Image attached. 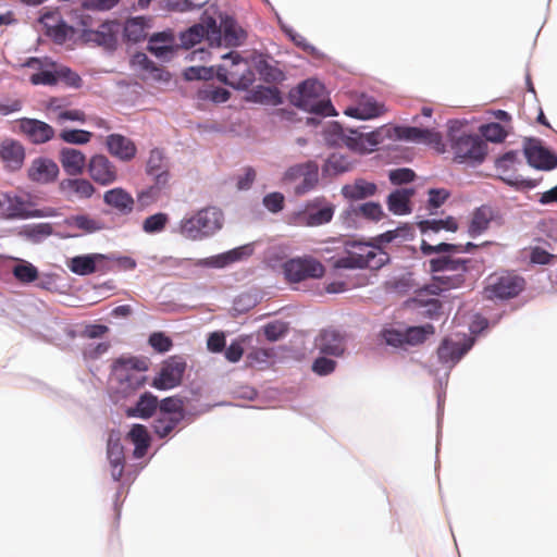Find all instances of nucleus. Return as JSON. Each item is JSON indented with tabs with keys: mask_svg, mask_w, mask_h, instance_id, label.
<instances>
[{
	"mask_svg": "<svg viewBox=\"0 0 557 557\" xmlns=\"http://www.w3.org/2000/svg\"><path fill=\"white\" fill-rule=\"evenodd\" d=\"M470 259H454L442 256L430 260L432 281L425 286L426 293L440 295L443 292L461 287L466 282Z\"/></svg>",
	"mask_w": 557,
	"mask_h": 557,
	"instance_id": "nucleus-1",
	"label": "nucleus"
},
{
	"mask_svg": "<svg viewBox=\"0 0 557 557\" xmlns=\"http://www.w3.org/2000/svg\"><path fill=\"white\" fill-rule=\"evenodd\" d=\"M325 88L317 79H307L290 91V102L310 113L321 116L335 115L334 107L331 101L325 98Z\"/></svg>",
	"mask_w": 557,
	"mask_h": 557,
	"instance_id": "nucleus-2",
	"label": "nucleus"
},
{
	"mask_svg": "<svg viewBox=\"0 0 557 557\" xmlns=\"http://www.w3.org/2000/svg\"><path fill=\"white\" fill-rule=\"evenodd\" d=\"M324 138L331 146H345L360 153L372 151L382 141L379 131L362 133L357 129H345L337 122H332L325 128Z\"/></svg>",
	"mask_w": 557,
	"mask_h": 557,
	"instance_id": "nucleus-3",
	"label": "nucleus"
},
{
	"mask_svg": "<svg viewBox=\"0 0 557 557\" xmlns=\"http://www.w3.org/2000/svg\"><path fill=\"white\" fill-rule=\"evenodd\" d=\"M223 226V212L216 207L198 210L181 220L180 234L190 240H201L213 235Z\"/></svg>",
	"mask_w": 557,
	"mask_h": 557,
	"instance_id": "nucleus-4",
	"label": "nucleus"
},
{
	"mask_svg": "<svg viewBox=\"0 0 557 557\" xmlns=\"http://www.w3.org/2000/svg\"><path fill=\"white\" fill-rule=\"evenodd\" d=\"M448 139L456 160L478 163L484 160L487 149L485 140L480 135L467 133L457 121L450 122Z\"/></svg>",
	"mask_w": 557,
	"mask_h": 557,
	"instance_id": "nucleus-5",
	"label": "nucleus"
},
{
	"mask_svg": "<svg viewBox=\"0 0 557 557\" xmlns=\"http://www.w3.org/2000/svg\"><path fill=\"white\" fill-rule=\"evenodd\" d=\"M148 369L147 361L137 357H121L112 364L113 375L120 384V392L125 396L139 389L146 383L143 374Z\"/></svg>",
	"mask_w": 557,
	"mask_h": 557,
	"instance_id": "nucleus-6",
	"label": "nucleus"
},
{
	"mask_svg": "<svg viewBox=\"0 0 557 557\" xmlns=\"http://www.w3.org/2000/svg\"><path fill=\"white\" fill-rule=\"evenodd\" d=\"M524 288V280L511 272L503 271L490 274L485 278L483 296L487 300H505L518 296Z\"/></svg>",
	"mask_w": 557,
	"mask_h": 557,
	"instance_id": "nucleus-7",
	"label": "nucleus"
},
{
	"mask_svg": "<svg viewBox=\"0 0 557 557\" xmlns=\"http://www.w3.org/2000/svg\"><path fill=\"white\" fill-rule=\"evenodd\" d=\"M223 58L230 59L231 65L219 67L218 76L220 81L236 89L249 88L255 82V72L248 61L234 52L225 54Z\"/></svg>",
	"mask_w": 557,
	"mask_h": 557,
	"instance_id": "nucleus-8",
	"label": "nucleus"
},
{
	"mask_svg": "<svg viewBox=\"0 0 557 557\" xmlns=\"http://www.w3.org/2000/svg\"><path fill=\"white\" fill-rule=\"evenodd\" d=\"M202 38H206L211 47L221 46V29L218 27L215 20L211 16L203 18L201 24H196L181 33V46L187 50L196 44H199Z\"/></svg>",
	"mask_w": 557,
	"mask_h": 557,
	"instance_id": "nucleus-9",
	"label": "nucleus"
},
{
	"mask_svg": "<svg viewBox=\"0 0 557 557\" xmlns=\"http://www.w3.org/2000/svg\"><path fill=\"white\" fill-rule=\"evenodd\" d=\"M285 278L289 283H299L308 278H320L324 275V267L311 257L295 258L283 265Z\"/></svg>",
	"mask_w": 557,
	"mask_h": 557,
	"instance_id": "nucleus-10",
	"label": "nucleus"
},
{
	"mask_svg": "<svg viewBox=\"0 0 557 557\" xmlns=\"http://www.w3.org/2000/svg\"><path fill=\"white\" fill-rule=\"evenodd\" d=\"M335 206L324 197H317L309 201L306 209L297 214V222L305 226H320L332 221Z\"/></svg>",
	"mask_w": 557,
	"mask_h": 557,
	"instance_id": "nucleus-11",
	"label": "nucleus"
},
{
	"mask_svg": "<svg viewBox=\"0 0 557 557\" xmlns=\"http://www.w3.org/2000/svg\"><path fill=\"white\" fill-rule=\"evenodd\" d=\"M393 135L399 140L429 145L437 152L445 151L442 135L434 129L416 126H396L393 128Z\"/></svg>",
	"mask_w": 557,
	"mask_h": 557,
	"instance_id": "nucleus-12",
	"label": "nucleus"
},
{
	"mask_svg": "<svg viewBox=\"0 0 557 557\" xmlns=\"http://www.w3.org/2000/svg\"><path fill=\"white\" fill-rule=\"evenodd\" d=\"M523 152L528 163L535 169L550 171L557 166V156L545 148L537 138H525Z\"/></svg>",
	"mask_w": 557,
	"mask_h": 557,
	"instance_id": "nucleus-13",
	"label": "nucleus"
},
{
	"mask_svg": "<svg viewBox=\"0 0 557 557\" xmlns=\"http://www.w3.org/2000/svg\"><path fill=\"white\" fill-rule=\"evenodd\" d=\"M503 222V216L496 208L490 205H482L475 208L470 215L468 234L471 237L480 236L485 233L492 224L502 225Z\"/></svg>",
	"mask_w": 557,
	"mask_h": 557,
	"instance_id": "nucleus-14",
	"label": "nucleus"
},
{
	"mask_svg": "<svg viewBox=\"0 0 557 557\" xmlns=\"http://www.w3.org/2000/svg\"><path fill=\"white\" fill-rule=\"evenodd\" d=\"M186 362L178 356L170 357L162 366L157 377L153 379L152 386L158 389H170L181 384Z\"/></svg>",
	"mask_w": 557,
	"mask_h": 557,
	"instance_id": "nucleus-15",
	"label": "nucleus"
},
{
	"mask_svg": "<svg viewBox=\"0 0 557 557\" xmlns=\"http://www.w3.org/2000/svg\"><path fill=\"white\" fill-rule=\"evenodd\" d=\"M348 249L357 260L356 263L360 269H380L388 260L386 252L382 251L379 247L369 244L351 243L348 245Z\"/></svg>",
	"mask_w": 557,
	"mask_h": 557,
	"instance_id": "nucleus-16",
	"label": "nucleus"
},
{
	"mask_svg": "<svg viewBox=\"0 0 557 557\" xmlns=\"http://www.w3.org/2000/svg\"><path fill=\"white\" fill-rule=\"evenodd\" d=\"M87 166L89 176L101 186H108L117 181L116 166L103 154L92 156Z\"/></svg>",
	"mask_w": 557,
	"mask_h": 557,
	"instance_id": "nucleus-17",
	"label": "nucleus"
},
{
	"mask_svg": "<svg viewBox=\"0 0 557 557\" xmlns=\"http://www.w3.org/2000/svg\"><path fill=\"white\" fill-rule=\"evenodd\" d=\"M24 66L33 69L35 72L29 76L30 84L54 86L55 85V62L48 58H29Z\"/></svg>",
	"mask_w": 557,
	"mask_h": 557,
	"instance_id": "nucleus-18",
	"label": "nucleus"
},
{
	"mask_svg": "<svg viewBox=\"0 0 557 557\" xmlns=\"http://www.w3.org/2000/svg\"><path fill=\"white\" fill-rule=\"evenodd\" d=\"M0 159L8 171L20 170L25 160V148L12 138H5L0 144Z\"/></svg>",
	"mask_w": 557,
	"mask_h": 557,
	"instance_id": "nucleus-19",
	"label": "nucleus"
},
{
	"mask_svg": "<svg viewBox=\"0 0 557 557\" xmlns=\"http://www.w3.org/2000/svg\"><path fill=\"white\" fill-rule=\"evenodd\" d=\"M59 172V166L53 160L36 158L32 161L27 170V176L32 182L49 184L57 180Z\"/></svg>",
	"mask_w": 557,
	"mask_h": 557,
	"instance_id": "nucleus-20",
	"label": "nucleus"
},
{
	"mask_svg": "<svg viewBox=\"0 0 557 557\" xmlns=\"http://www.w3.org/2000/svg\"><path fill=\"white\" fill-rule=\"evenodd\" d=\"M252 251L253 248L251 245H244L214 257L199 259L195 264L198 267L224 268L248 258Z\"/></svg>",
	"mask_w": 557,
	"mask_h": 557,
	"instance_id": "nucleus-21",
	"label": "nucleus"
},
{
	"mask_svg": "<svg viewBox=\"0 0 557 557\" xmlns=\"http://www.w3.org/2000/svg\"><path fill=\"white\" fill-rule=\"evenodd\" d=\"M252 251L253 248L251 245H244L214 257L199 259L195 264L198 267L224 268L248 258Z\"/></svg>",
	"mask_w": 557,
	"mask_h": 557,
	"instance_id": "nucleus-22",
	"label": "nucleus"
},
{
	"mask_svg": "<svg viewBox=\"0 0 557 557\" xmlns=\"http://www.w3.org/2000/svg\"><path fill=\"white\" fill-rule=\"evenodd\" d=\"M108 257L101 253L76 256L70 259L67 267L77 275H89L104 270Z\"/></svg>",
	"mask_w": 557,
	"mask_h": 557,
	"instance_id": "nucleus-23",
	"label": "nucleus"
},
{
	"mask_svg": "<svg viewBox=\"0 0 557 557\" xmlns=\"http://www.w3.org/2000/svg\"><path fill=\"white\" fill-rule=\"evenodd\" d=\"M106 147L109 153L123 161H132L137 153V147L135 143L121 134H111L106 139Z\"/></svg>",
	"mask_w": 557,
	"mask_h": 557,
	"instance_id": "nucleus-24",
	"label": "nucleus"
},
{
	"mask_svg": "<svg viewBox=\"0 0 557 557\" xmlns=\"http://www.w3.org/2000/svg\"><path fill=\"white\" fill-rule=\"evenodd\" d=\"M60 193L67 199H88L95 191V186L86 178H64L59 183Z\"/></svg>",
	"mask_w": 557,
	"mask_h": 557,
	"instance_id": "nucleus-25",
	"label": "nucleus"
},
{
	"mask_svg": "<svg viewBox=\"0 0 557 557\" xmlns=\"http://www.w3.org/2000/svg\"><path fill=\"white\" fill-rule=\"evenodd\" d=\"M103 202L121 215L131 214L135 208V199L122 187H115L104 191Z\"/></svg>",
	"mask_w": 557,
	"mask_h": 557,
	"instance_id": "nucleus-26",
	"label": "nucleus"
},
{
	"mask_svg": "<svg viewBox=\"0 0 557 557\" xmlns=\"http://www.w3.org/2000/svg\"><path fill=\"white\" fill-rule=\"evenodd\" d=\"M21 129L34 144H45L55 136L54 128L44 121L24 119L21 121Z\"/></svg>",
	"mask_w": 557,
	"mask_h": 557,
	"instance_id": "nucleus-27",
	"label": "nucleus"
},
{
	"mask_svg": "<svg viewBox=\"0 0 557 557\" xmlns=\"http://www.w3.org/2000/svg\"><path fill=\"white\" fill-rule=\"evenodd\" d=\"M146 173L154 177L157 185H168L170 173L165 163V156L161 149L154 148L149 152V158L146 163Z\"/></svg>",
	"mask_w": 557,
	"mask_h": 557,
	"instance_id": "nucleus-28",
	"label": "nucleus"
},
{
	"mask_svg": "<svg viewBox=\"0 0 557 557\" xmlns=\"http://www.w3.org/2000/svg\"><path fill=\"white\" fill-rule=\"evenodd\" d=\"M59 161L66 174L77 176L83 174L87 159L81 150L65 147L60 150Z\"/></svg>",
	"mask_w": 557,
	"mask_h": 557,
	"instance_id": "nucleus-29",
	"label": "nucleus"
},
{
	"mask_svg": "<svg viewBox=\"0 0 557 557\" xmlns=\"http://www.w3.org/2000/svg\"><path fill=\"white\" fill-rule=\"evenodd\" d=\"M377 186L373 182L364 178H356L352 183L345 184L342 189V196L349 201H359L374 196Z\"/></svg>",
	"mask_w": 557,
	"mask_h": 557,
	"instance_id": "nucleus-30",
	"label": "nucleus"
},
{
	"mask_svg": "<svg viewBox=\"0 0 557 557\" xmlns=\"http://www.w3.org/2000/svg\"><path fill=\"white\" fill-rule=\"evenodd\" d=\"M317 347L323 355L342 356L345 351L344 337L334 330H324L317 338Z\"/></svg>",
	"mask_w": 557,
	"mask_h": 557,
	"instance_id": "nucleus-31",
	"label": "nucleus"
},
{
	"mask_svg": "<svg viewBox=\"0 0 557 557\" xmlns=\"http://www.w3.org/2000/svg\"><path fill=\"white\" fill-rule=\"evenodd\" d=\"M30 207H32L30 201H28L22 197H14V198L10 199L4 218L8 220H14V219L42 218V216L49 215L44 210L32 209Z\"/></svg>",
	"mask_w": 557,
	"mask_h": 557,
	"instance_id": "nucleus-32",
	"label": "nucleus"
},
{
	"mask_svg": "<svg viewBox=\"0 0 557 557\" xmlns=\"http://www.w3.org/2000/svg\"><path fill=\"white\" fill-rule=\"evenodd\" d=\"M148 49L157 58L168 61L174 51L178 50V46L174 45V37L171 33H158L150 38Z\"/></svg>",
	"mask_w": 557,
	"mask_h": 557,
	"instance_id": "nucleus-33",
	"label": "nucleus"
},
{
	"mask_svg": "<svg viewBox=\"0 0 557 557\" xmlns=\"http://www.w3.org/2000/svg\"><path fill=\"white\" fill-rule=\"evenodd\" d=\"M383 112V104L377 103L371 97H362L355 107H349L345 110V114L360 120L377 117Z\"/></svg>",
	"mask_w": 557,
	"mask_h": 557,
	"instance_id": "nucleus-34",
	"label": "nucleus"
},
{
	"mask_svg": "<svg viewBox=\"0 0 557 557\" xmlns=\"http://www.w3.org/2000/svg\"><path fill=\"white\" fill-rule=\"evenodd\" d=\"M414 195L413 188H400L391 193L386 203L388 210L396 215L411 213L410 200Z\"/></svg>",
	"mask_w": 557,
	"mask_h": 557,
	"instance_id": "nucleus-35",
	"label": "nucleus"
},
{
	"mask_svg": "<svg viewBox=\"0 0 557 557\" xmlns=\"http://www.w3.org/2000/svg\"><path fill=\"white\" fill-rule=\"evenodd\" d=\"M107 455L111 466V476L114 481H120L124 472L125 457L123 445L119 440L109 438Z\"/></svg>",
	"mask_w": 557,
	"mask_h": 557,
	"instance_id": "nucleus-36",
	"label": "nucleus"
},
{
	"mask_svg": "<svg viewBox=\"0 0 557 557\" xmlns=\"http://www.w3.org/2000/svg\"><path fill=\"white\" fill-rule=\"evenodd\" d=\"M119 25L114 22H107L95 32H90L88 39L106 49H114L117 42L116 33Z\"/></svg>",
	"mask_w": 557,
	"mask_h": 557,
	"instance_id": "nucleus-37",
	"label": "nucleus"
},
{
	"mask_svg": "<svg viewBox=\"0 0 557 557\" xmlns=\"http://www.w3.org/2000/svg\"><path fill=\"white\" fill-rule=\"evenodd\" d=\"M469 350V346L461 343H455L449 339H444L437 349V356L441 362L448 363L458 362Z\"/></svg>",
	"mask_w": 557,
	"mask_h": 557,
	"instance_id": "nucleus-38",
	"label": "nucleus"
},
{
	"mask_svg": "<svg viewBox=\"0 0 557 557\" xmlns=\"http://www.w3.org/2000/svg\"><path fill=\"white\" fill-rule=\"evenodd\" d=\"M319 183V165L314 161L304 163V174L301 182L295 187V194L305 195L312 190Z\"/></svg>",
	"mask_w": 557,
	"mask_h": 557,
	"instance_id": "nucleus-39",
	"label": "nucleus"
},
{
	"mask_svg": "<svg viewBox=\"0 0 557 557\" xmlns=\"http://www.w3.org/2000/svg\"><path fill=\"white\" fill-rule=\"evenodd\" d=\"M221 29V45H225L228 47H235L240 45L244 38V32L237 26L236 22L226 17L222 21L221 26H218Z\"/></svg>",
	"mask_w": 557,
	"mask_h": 557,
	"instance_id": "nucleus-40",
	"label": "nucleus"
},
{
	"mask_svg": "<svg viewBox=\"0 0 557 557\" xmlns=\"http://www.w3.org/2000/svg\"><path fill=\"white\" fill-rule=\"evenodd\" d=\"M478 248V245L473 243H467L463 245H454L447 243H440L437 245H431L425 240L421 243V251L425 256H430L432 253H441V252H471L473 249Z\"/></svg>",
	"mask_w": 557,
	"mask_h": 557,
	"instance_id": "nucleus-41",
	"label": "nucleus"
},
{
	"mask_svg": "<svg viewBox=\"0 0 557 557\" xmlns=\"http://www.w3.org/2000/svg\"><path fill=\"white\" fill-rule=\"evenodd\" d=\"M128 437L135 445L134 456L136 458H141L150 445V437L147 429L141 424H134L128 433Z\"/></svg>",
	"mask_w": 557,
	"mask_h": 557,
	"instance_id": "nucleus-42",
	"label": "nucleus"
},
{
	"mask_svg": "<svg viewBox=\"0 0 557 557\" xmlns=\"http://www.w3.org/2000/svg\"><path fill=\"white\" fill-rule=\"evenodd\" d=\"M413 236H414L413 228L408 224H404L401 226H398L395 230L387 231V232L381 234L377 237V242L380 244L395 243L397 246H399L406 242L411 240L413 238Z\"/></svg>",
	"mask_w": 557,
	"mask_h": 557,
	"instance_id": "nucleus-43",
	"label": "nucleus"
},
{
	"mask_svg": "<svg viewBox=\"0 0 557 557\" xmlns=\"http://www.w3.org/2000/svg\"><path fill=\"white\" fill-rule=\"evenodd\" d=\"M351 169V162L338 153L331 154L322 166V173L325 176H336Z\"/></svg>",
	"mask_w": 557,
	"mask_h": 557,
	"instance_id": "nucleus-44",
	"label": "nucleus"
},
{
	"mask_svg": "<svg viewBox=\"0 0 557 557\" xmlns=\"http://www.w3.org/2000/svg\"><path fill=\"white\" fill-rule=\"evenodd\" d=\"M420 231L425 234L429 232L438 233L441 230L456 232L458 230V222L453 216H447L441 220H423L418 223Z\"/></svg>",
	"mask_w": 557,
	"mask_h": 557,
	"instance_id": "nucleus-45",
	"label": "nucleus"
},
{
	"mask_svg": "<svg viewBox=\"0 0 557 557\" xmlns=\"http://www.w3.org/2000/svg\"><path fill=\"white\" fill-rule=\"evenodd\" d=\"M158 407V398L151 393H144L137 401L136 408L129 414L147 419L153 416Z\"/></svg>",
	"mask_w": 557,
	"mask_h": 557,
	"instance_id": "nucleus-46",
	"label": "nucleus"
},
{
	"mask_svg": "<svg viewBox=\"0 0 557 557\" xmlns=\"http://www.w3.org/2000/svg\"><path fill=\"white\" fill-rule=\"evenodd\" d=\"M348 213H350V211ZM351 213L356 216H362L363 219L371 222H379L384 216L382 206L379 202L373 201L364 202L356 208H352Z\"/></svg>",
	"mask_w": 557,
	"mask_h": 557,
	"instance_id": "nucleus-47",
	"label": "nucleus"
},
{
	"mask_svg": "<svg viewBox=\"0 0 557 557\" xmlns=\"http://www.w3.org/2000/svg\"><path fill=\"white\" fill-rule=\"evenodd\" d=\"M12 273L14 277L23 284L33 283L37 281L39 277L38 269L27 261H21L20 263L14 265Z\"/></svg>",
	"mask_w": 557,
	"mask_h": 557,
	"instance_id": "nucleus-48",
	"label": "nucleus"
},
{
	"mask_svg": "<svg viewBox=\"0 0 557 557\" xmlns=\"http://www.w3.org/2000/svg\"><path fill=\"white\" fill-rule=\"evenodd\" d=\"M434 333L435 327L430 323L420 326L408 327L405 332L406 343L410 345L421 344Z\"/></svg>",
	"mask_w": 557,
	"mask_h": 557,
	"instance_id": "nucleus-49",
	"label": "nucleus"
},
{
	"mask_svg": "<svg viewBox=\"0 0 557 557\" xmlns=\"http://www.w3.org/2000/svg\"><path fill=\"white\" fill-rule=\"evenodd\" d=\"M182 420V417L159 413L153 423L154 433L161 438L166 437Z\"/></svg>",
	"mask_w": 557,
	"mask_h": 557,
	"instance_id": "nucleus-50",
	"label": "nucleus"
},
{
	"mask_svg": "<svg viewBox=\"0 0 557 557\" xmlns=\"http://www.w3.org/2000/svg\"><path fill=\"white\" fill-rule=\"evenodd\" d=\"M59 138L71 145H85L92 138V133L85 129L64 128L59 133Z\"/></svg>",
	"mask_w": 557,
	"mask_h": 557,
	"instance_id": "nucleus-51",
	"label": "nucleus"
},
{
	"mask_svg": "<svg viewBox=\"0 0 557 557\" xmlns=\"http://www.w3.org/2000/svg\"><path fill=\"white\" fill-rule=\"evenodd\" d=\"M170 218L164 212H158L152 215L147 216L143 222V231L147 234H156L162 232L166 224L169 223Z\"/></svg>",
	"mask_w": 557,
	"mask_h": 557,
	"instance_id": "nucleus-52",
	"label": "nucleus"
},
{
	"mask_svg": "<svg viewBox=\"0 0 557 557\" xmlns=\"http://www.w3.org/2000/svg\"><path fill=\"white\" fill-rule=\"evenodd\" d=\"M160 414L184 418V401L176 396L166 397L159 404Z\"/></svg>",
	"mask_w": 557,
	"mask_h": 557,
	"instance_id": "nucleus-53",
	"label": "nucleus"
},
{
	"mask_svg": "<svg viewBox=\"0 0 557 557\" xmlns=\"http://www.w3.org/2000/svg\"><path fill=\"white\" fill-rule=\"evenodd\" d=\"M60 81L65 82V84L71 87H79L82 82L79 75L73 72L70 67L55 63V85Z\"/></svg>",
	"mask_w": 557,
	"mask_h": 557,
	"instance_id": "nucleus-54",
	"label": "nucleus"
},
{
	"mask_svg": "<svg viewBox=\"0 0 557 557\" xmlns=\"http://www.w3.org/2000/svg\"><path fill=\"white\" fill-rule=\"evenodd\" d=\"M260 76L267 83H277L284 78V74L277 67L272 66L267 61H260L257 65Z\"/></svg>",
	"mask_w": 557,
	"mask_h": 557,
	"instance_id": "nucleus-55",
	"label": "nucleus"
},
{
	"mask_svg": "<svg viewBox=\"0 0 557 557\" xmlns=\"http://www.w3.org/2000/svg\"><path fill=\"white\" fill-rule=\"evenodd\" d=\"M75 34V29L64 20L46 35L57 44H63Z\"/></svg>",
	"mask_w": 557,
	"mask_h": 557,
	"instance_id": "nucleus-56",
	"label": "nucleus"
},
{
	"mask_svg": "<svg viewBox=\"0 0 557 557\" xmlns=\"http://www.w3.org/2000/svg\"><path fill=\"white\" fill-rule=\"evenodd\" d=\"M288 331L285 322L274 321L263 326V333L268 341L275 342L283 337Z\"/></svg>",
	"mask_w": 557,
	"mask_h": 557,
	"instance_id": "nucleus-57",
	"label": "nucleus"
},
{
	"mask_svg": "<svg viewBox=\"0 0 557 557\" xmlns=\"http://www.w3.org/2000/svg\"><path fill=\"white\" fill-rule=\"evenodd\" d=\"M163 186L154 185L150 186L137 194V202L140 208H146L154 203L160 197V189Z\"/></svg>",
	"mask_w": 557,
	"mask_h": 557,
	"instance_id": "nucleus-58",
	"label": "nucleus"
},
{
	"mask_svg": "<svg viewBox=\"0 0 557 557\" xmlns=\"http://www.w3.org/2000/svg\"><path fill=\"white\" fill-rule=\"evenodd\" d=\"M481 132L486 140H490L493 143L503 141L505 139V137L507 136L505 128L498 123H491V124L483 125L481 127Z\"/></svg>",
	"mask_w": 557,
	"mask_h": 557,
	"instance_id": "nucleus-59",
	"label": "nucleus"
},
{
	"mask_svg": "<svg viewBox=\"0 0 557 557\" xmlns=\"http://www.w3.org/2000/svg\"><path fill=\"white\" fill-rule=\"evenodd\" d=\"M66 121L85 123L86 114L84 111H82L79 109H69V107H67V108H64L62 110V112L59 113L54 119V122L60 125L64 124Z\"/></svg>",
	"mask_w": 557,
	"mask_h": 557,
	"instance_id": "nucleus-60",
	"label": "nucleus"
},
{
	"mask_svg": "<svg viewBox=\"0 0 557 557\" xmlns=\"http://www.w3.org/2000/svg\"><path fill=\"white\" fill-rule=\"evenodd\" d=\"M124 32L127 39L134 42H138L146 37L144 25L136 20L127 21Z\"/></svg>",
	"mask_w": 557,
	"mask_h": 557,
	"instance_id": "nucleus-61",
	"label": "nucleus"
},
{
	"mask_svg": "<svg viewBox=\"0 0 557 557\" xmlns=\"http://www.w3.org/2000/svg\"><path fill=\"white\" fill-rule=\"evenodd\" d=\"M71 224L88 233L100 230V225L96 220L84 214L72 216Z\"/></svg>",
	"mask_w": 557,
	"mask_h": 557,
	"instance_id": "nucleus-62",
	"label": "nucleus"
},
{
	"mask_svg": "<svg viewBox=\"0 0 557 557\" xmlns=\"http://www.w3.org/2000/svg\"><path fill=\"white\" fill-rule=\"evenodd\" d=\"M149 344L151 347L159 352H166L172 347V341L161 332L152 333L149 336Z\"/></svg>",
	"mask_w": 557,
	"mask_h": 557,
	"instance_id": "nucleus-63",
	"label": "nucleus"
},
{
	"mask_svg": "<svg viewBox=\"0 0 557 557\" xmlns=\"http://www.w3.org/2000/svg\"><path fill=\"white\" fill-rule=\"evenodd\" d=\"M414 172L407 168L396 169L389 172V181L394 185H403L414 180Z\"/></svg>",
	"mask_w": 557,
	"mask_h": 557,
	"instance_id": "nucleus-64",
	"label": "nucleus"
}]
</instances>
